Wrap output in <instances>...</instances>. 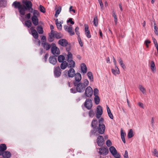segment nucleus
Returning a JSON list of instances; mask_svg holds the SVG:
<instances>
[{
	"instance_id": "6",
	"label": "nucleus",
	"mask_w": 158,
	"mask_h": 158,
	"mask_svg": "<svg viewBox=\"0 0 158 158\" xmlns=\"http://www.w3.org/2000/svg\"><path fill=\"white\" fill-rule=\"evenodd\" d=\"M51 52L52 54L55 56L57 57V55L60 54L59 49L55 45L53 46L51 48Z\"/></svg>"
},
{
	"instance_id": "60",
	"label": "nucleus",
	"mask_w": 158,
	"mask_h": 158,
	"mask_svg": "<svg viewBox=\"0 0 158 158\" xmlns=\"http://www.w3.org/2000/svg\"><path fill=\"white\" fill-rule=\"evenodd\" d=\"M48 53L46 54L44 56V59L45 62H46L47 60V58L48 57Z\"/></svg>"
},
{
	"instance_id": "11",
	"label": "nucleus",
	"mask_w": 158,
	"mask_h": 158,
	"mask_svg": "<svg viewBox=\"0 0 158 158\" xmlns=\"http://www.w3.org/2000/svg\"><path fill=\"white\" fill-rule=\"evenodd\" d=\"M74 77H75V80L73 81V85L80 82L81 79V76L79 73H76Z\"/></svg>"
},
{
	"instance_id": "63",
	"label": "nucleus",
	"mask_w": 158,
	"mask_h": 158,
	"mask_svg": "<svg viewBox=\"0 0 158 158\" xmlns=\"http://www.w3.org/2000/svg\"><path fill=\"white\" fill-rule=\"evenodd\" d=\"M41 40H42V42L43 41H44V43L46 42V37L45 36H43L41 38Z\"/></svg>"
},
{
	"instance_id": "2",
	"label": "nucleus",
	"mask_w": 158,
	"mask_h": 158,
	"mask_svg": "<svg viewBox=\"0 0 158 158\" xmlns=\"http://www.w3.org/2000/svg\"><path fill=\"white\" fill-rule=\"evenodd\" d=\"M105 126L104 125H99L98 127H94L93 130L91 131L92 134H94L95 136H98L99 134H102L105 131Z\"/></svg>"
},
{
	"instance_id": "25",
	"label": "nucleus",
	"mask_w": 158,
	"mask_h": 158,
	"mask_svg": "<svg viewBox=\"0 0 158 158\" xmlns=\"http://www.w3.org/2000/svg\"><path fill=\"white\" fill-rule=\"evenodd\" d=\"M150 68L152 72L155 73L156 72V68L154 62L153 61H152L150 63Z\"/></svg>"
},
{
	"instance_id": "40",
	"label": "nucleus",
	"mask_w": 158,
	"mask_h": 158,
	"mask_svg": "<svg viewBox=\"0 0 158 158\" xmlns=\"http://www.w3.org/2000/svg\"><path fill=\"white\" fill-rule=\"evenodd\" d=\"M139 89L143 94L146 93V90L141 85H139Z\"/></svg>"
},
{
	"instance_id": "35",
	"label": "nucleus",
	"mask_w": 158,
	"mask_h": 158,
	"mask_svg": "<svg viewBox=\"0 0 158 158\" xmlns=\"http://www.w3.org/2000/svg\"><path fill=\"white\" fill-rule=\"evenodd\" d=\"M134 135L133 134V131L132 129H130L127 134V136L129 138H132Z\"/></svg>"
},
{
	"instance_id": "30",
	"label": "nucleus",
	"mask_w": 158,
	"mask_h": 158,
	"mask_svg": "<svg viewBox=\"0 0 158 158\" xmlns=\"http://www.w3.org/2000/svg\"><path fill=\"white\" fill-rule=\"evenodd\" d=\"M7 149L6 145L4 143L1 144V155L2 152L5 151Z\"/></svg>"
},
{
	"instance_id": "19",
	"label": "nucleus",
	"mask_w": 158,
	"mask_h": 158,
	"mask_svg": "<svg viewBox=\"0 0 158 158\" xmlns=\"http://www.w3.org/2000/svg\"><path fill=\"white\" fill-rule=\"evenodd\" d=\"M58 43L61 46L63 47L66 46L68 44L67 41L65 39H60L58 41Z\"/></svg>"
},
{
	"instance_id": "32",
	"label": "nucleus",
	"mask_w": 158,
	"mask_h": 158,
	"mask_svg": "<svg viewBox=\"0 0 158 158\" xmlns=\"http://www.w3.org/2000/svg\"><path fill=\"white\" fill-rule=\"evenodd\" d=\"M118 61L121 66V67L123 69H124L126 68V67L124 64L123 63V60L121 57H119L118 59Z\"/></svg>"
},
{
	"instance_id": "13",
	"label": "nucleus",
	"mask_w": 158,
	"mask_h": 158,
	"mask_svg": "<svg viewBox=\"0 0 158 158\" xmlns=\"http://www.w3.org/2000/svg\"><path fill=\"white\" fill-rule=\"evenodd\" d=\"M64 28L66 31L69 32L71 35H73L74 34V32L73 30L72 27L71 26L64 25Z\"/></svg>"
},
{
	"instance_id": "57",
	"label": "nucleus",
	"mask_w": 158,
	"mask_h": 158,
	"mask_svg": "<svg viewBox=\"0 0 158 158\" xmlns=\"http://www.w3.org/2000/svg\"><path fill=\"white\" fill-rule=\"evenodd\" d=\"M100 5L102 10H103L104 9V5L102 1L99 2Z\"/></svg>"
},
{
	"instance_id": "22",
	"label": "nucleus",
	"mask_w": 158,
	"mask_h": 158,
	"mask_svg": "<svg viewBox=\"0 0 158 158\" xmlns=\"http://www.w3.org/2000/svg\"><path fill=\"white\" fill-rule=\"evenodd\" d=\"M31 30L32 35L33 37L36 39H37L38 37V34L36 31L33 28V27L31 28Z\"/></svg>"
},
{
	"instance_id": "33",
	"label": "nucleus",
	"mask_w": 158,
	"mask_h": 158,
	"mask_svg": "<svg viewBox=\"0 0 158 158\" xmlns=\"http://www.w3.org/2000/svg\"><path fill=\"white\" fill-rule=\"evenodd\" d=\"M37 30L40 34H42L44 32L43 28L41 26H39L37 27Z\"/></svg>"
},
{
	"instance_id": "38",
	"label": "nucleus",
	"mask_w": 158,
	"mask_h": 158,
	"mask_svg": "<svg viewBox=\"0 0 158 158\" xmlns=\"http://www.w3.org/2000/svg\"><path fill=\"white\" fill-rule=\"evenodd\" d=\"M94 100L95 103L96 105L99 104L100 102V98L98 96H95Z\"/></svg>"
},
{
	"instance_id": "27",
	"label": "nucleus",
	"mask_w": 158,
	"mask_h": 158,
	"mask_svg": "<svg viewBox=\"0 0 158 158\" xmlns=\"http://www.w3.org/2000/svg\"><path fill=\"white\" fill-rule=\"evenodd\" d=\"M81 69L82 72L83 73H85L87 71V68L84 63H82L81 65Z\"/></svg>"
},
{
	"instance_id": "34",
	"label": "nucleus",
	"mask_w": 158,
	"mask_h": 158,
	"mask_svg": "<svg viewBox=\"0 0 158 158\" xmlns=\"http://www.w3.org/2000/svg\"><path fill=\"white\" fill-rule=\"evenodd\" d=\"M65 57L64 56L62 55H60L58 58V61L59 62H62L64 60Z\"/></svg>"
},
{
	"instance_id": "20",
	"label": "nucleus",
	"mask_w": 158,
	"mask_h": 158,
	"mask_svg": "<svg viewBox=\"0 0 158 158\" xmlns=\"http://www.w3.org/2000/svg\"><path fill=\"white\" fill-rule=\"evenodd\" d=\"M68 62V67L69 68H73L75 67V63L72 60H67Z\"/></svg>"
},
{
	"instance_id": "10",
	"label": "nucleus",
	"mask_w": 158,
	"mask_h": 158,
	"mask_svg": "<svg viewBox=\"0 0 158 158\" xmlns=\"http://www.w3.org/2000/svg\"><path fill=\"white\" fill-rule=\"evenodd\" d=\"M97 143L99 146H102L104 143V139L102 136L98 135L97 139Z\"/></svg>"
},
{
	"instance_id": "49",
	"label": "nucleus",
	"mask_w": 158,
	"mask_h": 158,
	"mask_svg": "<svg viewBox=\"0 0 158 158\" xmlns=\"http://www.w3.org/2000/svg\"><path fill=\"white\" fill-rule=\"evenodd\" d=\"M154 31L155 33L156 34H158V28L156 26V24L154 23Z\"/></svg>"
},
{
	"instance_id": "53",
	"label": "nucleus",
	"mask_w": 158,
	"mask_h": 158,
	"mask_svg": "<svg viewBox=\"0 0 158 158\" xmlns=\"http://www.w3.org/2000/svg\"><path fill=\"white\" fill-rule=\"evenodd\" d=\"M79 27H76L75 31L76 34L78 35V37L79 36Z\"/></svg>"
},
{
	"instance_id": "24",
	"label": "nucleus",
	"mask_w": 158,
	"mask_h": 158,
	"mask_svg": "<svg viewBox=\"0 0 158 158\" xmlns=\"http://www.w3.org/2000/svg\"><path fill=\"white\" fill-rule=\"evenodd\" d=\"M44 41L42 42L41 44L44 49H45L46 50H48L50 48L51 46L48 43L46 42L44 43Z\"/></svg>"
},
{
	"instance_id": "51",
	"label": "nucleus",
	"mask_w": 158,
	"mask_h": 158,
	"mask_svg": "<svg viewBox=\"0 0 158 158\" xmlns=\"http://www.w3.org/2000/svg\"><path fill=\"white\" fill-rule=\"evenodd\" d=\"M154 156L158 157V152L156 149H154V151L152 152Z\"/></svg>"
},
{
	"instance_id": "17",
	"label": "nucleus",
	"mask_w": 158,
	"mask_h": 158,
	"mask_svg": "<svg viewBox=\"0 0 158 158\" xmlns=\"http://www.w3.org/2000/svg\"><path fill=\"white\" fill-rule=\"evenodd\" d=\"M85 32L86 37L88 38H90L91 37V35L90 33V31L89 29V28L88 25L87 24H85Z\"/></svg>"
},
{
	"instance_id": "46",
	"label": "nucleus",
	"mask_w": 158,
	"mask_h": 158,
	"mask_svg": "<svg viewBox=\"0 0 158 158\" xmlns=\"http://www.w3.org/2000/svg\"><path fill=\"white\" fill-rule=\"evenodd\" d=\"M78 41L79 43L80 46L81 47H82L83 46V43L82 41L81 38L79 37V36L78 37Z\"/></svg>"
},
{
	"instance_id": "9",
	"label": "nucleus",
	"mask_w": 158,
	"mask_h": 158,
	"mask_svg": "<svg viewBox=\"0 0 158 158\" xmlns=\"http://www.w3.org/2000/svg\"><path fill=\"white\" fill-rule=\"evenodd\" d=\"M84 106L88 109H90L93 106L92 100L89 98L87 99L84 103Z\"/></svg>"
},
{
	"instance_id": "54",
	"label": "nucleus",
	"mask_w": 158,
	"mask_h": 158,
	"mask_svg": "<svg viewBox=\"0 0 158 158\" xmlns=\"http://www.w3.org/2000/svg\"><path fill=\"white\" fill-rule=\"evenodd\" d=\"M106 144L108 147H110L112 145L111 142L110 140H108L106 142Z\"/></svg>"
},
{
	"instance_id": "14",
	"label": "nucleus",
	"mask_w": 158,
	"mask_h": 158,
	"mask_svg": "<svg viewBox=\"0 0 158 158\" xmlns=\"http://www.w3.org/2000/svg\"><path fill=\"white\" fill-rule=\"evenodd\" d=\"M108 152V149L105 147L101 148L99 149V153L102 155H107Z\"/></svg>"
},
{
	"instance_id": "41",
	"label": "nucleus",
	"mask_w": 158,
	"mask_h": 158,
	"mask_svg": "<svg viewBox=\"0 0 158 158\" xmlns=\"http://www.w3.org/2000/svg\"><path fill=\"white\" fill-rule=\"evenodd\" d=\"M113 13L112 16L114 18L115 23L116 24L118 22L117 18L115 12L114 11H113Z\"/></svg>"
},
{
	"instance_id": "29",
	"label": "nucleus",
	"mask_w": 158,
	"mask_h": 158,
	"mask_svg": "<svg viewBox=\"0 0 158 158\" xmlns=\"http://www.w3.org/2000/svg\"><path fill=\"white\" fill-rule=\"evenodd\" d=\"M107 110L108 115L109 117L111 119H113L114 118L113 116L111 113L110 110L108 106H106Z\"/></svg>"
},
{
	"instance_id": "58",
	"label": "nucleus",
	"mask_w": 158,
	"mask_h": 158,
	"mask_svg": "<svg viewBox=\"0 0 158 158\" xmlns=\"http://www.w3.org/2000/svg\"><path fill=\"white\" fill-rule=\"evenodd\" d=\"M124 157V158H128V152L127 150L125 151Z\"/></svg>"
},
{
	"instance_id": "52",
	"label": "nucleus",
	"mask_w": 158,
	"mask_h": 158,
	"mask_svg": "<svg viewBox=\"0 0 158 158\" xmlns=\"http://www.w3.org/2000/svg\"><path fill=\"white\" fill-rule=\"evenodd\" d=\"M39 11L37 10H34L33 12V16H37L39 15Z\"/></svg>"
},
{
	"instance_id": "18",
	"label": "nucleus",
	"mask_w": 158,
	"mask_h": 158,
	"mask_svg": "<svg viewBox=\"0 0 158 158\" xmlns=\"http://www.w3.org/2000/svg\"><path fill=\"white\" fill-rule=\"evenodd\" d=\"M4 158H10L11 156V153L8 151H4L1 153V155Z\"/></svg>"
},
{
	"instance_id": "50",
	"label": "nucleus",
	"mask_w": 158,
	"mask_h": 158,
	"mask_svg": "<svg viewBox=\"0 0 158 158\" xmlns=\"http://www.w3.org/2000/svg\"><path fill=\"white\" fill-rule=\"evenodd\" d=\"M56 25L57 27V28L60 30L62 29V23H61V22H60L59 23L56 24Z\"/></svg>"
},
{
	"instance_id": "21",
	"label": "nucleus",
	"mask_w": 158,
	"mask_h": 158,
	"mask_svg": "<svg viewBox=\"0 0 158 158\" xmlns=\"http://www.w3.org/2000/svg\"><path fill=\"white\" fill-rule=\"evenodd\" d=\"M33 23L35 26H37L39 23V19L37 16H33L31 17Z\"/></svg>"
},
{
	"instance_id": "4",
	"label": "nucleus",
	"mask_w": 158,
	"mask_h": 158,
	"mask_svg": "<svg viewBox=\"0 0 158 158\" xmlns=\"http://www.w3.org/2000/svg\"><path fill=\"white\" fill-rule=\"evenodd\" d=\"M55 37L57 39H59L63 37V35L57 31L52 30L49 34V38L48 39L49 42H52L53 40V38Z\"/></svg>"
},
{
	"instance_id": "48",
	"label": "nucleus",
	"mask_w": 158,
	"mask_h": 158,
	"mask_svg": "<svg viewBox=\"0 0 158 158\" xmlns=\"http://www.w3.org/2000/svg\"><path fill=\"white\" fill-rule=\"evenodd\" d=\"M98 90L97 88L94 89V94L95 96H98Z\"/></svg>"
},
{
	"instance_id": "7",
	"label": "nucleus",
	"mask_w": 158,
	"mask_h": 158,
	"mask_svg": "<svg viewBox=\"0 0 158 158\" xmlns=\"http://www.w3.org/2000/svg\"><path fill=\"white\" fill-rule=\"evenodd\" d=\"M54 74L55 77H58L61 75V70L59 66L55 68L54 71Z\"/></svg>"
},
{
	"instance_id": "12",
	"label": "nucleus",
	"mask_w": 158,
	"mask_h": 158,
	"mask_svg": "<svg viewBox=\"0 0 158 158\" xmlns=\"http://www.w3.org/2000/svg\"><path fill=\"white\" fill-rule=\"evenodd\" d=\"M64 72L68 73V76L70 77H73L75 75V71L73 68H70L68 71L67 70Z\"/></svg>"
},
{
	"instance_id": "5",
	"label": "nucleus",
	"mask_w": 158,
	"mask_h": 158,
	"mask_svg": "<svg viewBox=\"0 0 158 158\" xmlns=\"http://www.w3.org/2000/svg\"><path fill=\"white\" fill-rule=\"evenodd\" d=\"M12 6H14L15 8H18L19 13L22 15H24L23 5L21 4L20 2L15 1L13 3Z\"/></svg>"
},
{
	"instance_id": "62",
	"label": "nucleus",
	"mask_w": 158,
	"mask_h": 158,
	"mask_svg": "<svg viewBox=\"0 0 158 158\" xmlns=\"http://www.w3.org/2000/svg\"><path fill=\"white\" fill-rule=\"evenodd\" d=\"M126 135V134L124 133L123 132V131L122 130H121V137H124Z\"/></svg>"
},
{
	"instance_id": "23",
	"label": "nucleus",
	"mask_w": 158,
	"mask_h": 158,
	"mask_svg": "<svg viewBox=\"0 0 158 158\" xmlns=\"http://www.w3.org/2000/svg\"><path fill=\"white\" fill-rule=\"evenodd\" d=\"M111 71L112 73L115 75H116L120 73L119 69L116 65L115 66L114 69H111Z\"/></svg>"
},
{
	"instance_id": "8",
	"label": "nucleus",
	"mask_w": 158,
	"mask_h": 158,
	"mask_svg": "<svg viewBox=\"0 0 158 158\" xmlns=\"http://www.w3.org/2000/svg\"><path fill=\"white\" fill-rule=\"evenodd\" d=\"M93 89L90 86L87 87L85 90V94L87 97H90L93 94Z\"/></svg>"
},
{
	"instance_id": "55",
	"label": "nucleus",
	"mask_w": 158,
	"mask_h": 158,
	"mask_svg": "<svg viewBox=\"0 0 158 158\" xmlns=\"http://www.w3.org/2000/svg\"><path fill=\"white\" fill-rule=\"evenodd\" d=\"M72 19H73L72 18H69L68 20H67V23H70L72 24H73L74 23V21H72Z\"/></svg>"
},
{
	"instance_id": "44",
	"label": "nucleus",
	"mask_w": 158,
	"mask_h": 158,
	"mask_svg": "<svg viewBox=\"0 0 158 158\" xmlns=\"http://www.w3.org/2000/svg\"><path fill=\"white\" fill-rule=\"evenodd\" d=\"M66 58H67V60H68V59L69 60H72L73 56H72V53L70 52H68V53L67 55V57Z\"/></svg>"
},
{
	"instance_id": "39",
	"label": "nucleus",
	"mask_w": 158,
	"mask_h": 158,
	"mask_svg": "<svg viewBox=\"0 0 158 158\" xmlns=\"http://www.w3.org/2000/svg\"><path fill=\"white\" fill-rule=\"evenodd\" d=\"M7 5L6 0H1V6L5 7Z\"/></svg>"
},
{
	"instance_id": "59",
	"label": "nucleus",
	"mask_w": 158,
	"mask_h": 158,
	"mask_svg": "<svg viewBox=\"0 0 158 158\" xmlns=\"http://www.w3.org/2000/svg\"><path fill=\"white\" fill-rule=\"evenodd\" d=\"M70 92L72 93H75L77 92V90H76V89L74 88H72L70 89Z\"/></svg>"
},
{
	"instance_id": "37",
	"label": "nucleus",
	"mask_w": 158,
	"mask_h": 158,
	"mask_svg": "<svg viewBox=\"0 0 158 158\" xmlns=\"http://www.w3.org/2000/svg\"><path fill=\"white\" fill-rule=\"evenodd\" d=\"M25 24L26 26L29 28L31 27L32 24L31 21L30 20H28L25 22Z\"/></svg>"
},
{
	"instance_id": "26",
	"label": "nucleus",
	"mask_w": 158,
	"mask_h": 158,
	"mask_svg": "<svg viewBox=\"0 0 158 158\" xmlns=\"http://www.w3.org/2000/svg\"><path fill=\"white\" fill-rule=\"evenodd\" d=\"M109 150L112 154L114 156L117 153V151L114 146H111L109 148Z\"/></svg>"
},
{
	"instance_id": "3",
	"label": "nucleus",
	"mask_w": 158,
	"mask_h": 158,
	"mask_svg": "<svg viewBox=\"0 0 158 158\" xmlns=\"http://www.w3.org/2000/svg\"><path fill=\"white\" fill-rule=\"evenodd\" d=\"M23 3L25 5H23V9L24 15L25 14V11L26 10H28L30 11V12L32 13L33 12V9L32 8V3L31 1L28 0H23Z\"/></svg>"
},
{
	"instance_id": "64",
	"label": "nucleus",
	"mask_w": 158,
	"mask_h": 158,
	"mask_svg": "<svg viewBox=\"0 0 158 158\" xmlns=\"http://www.w3.org/2000/svg\"><path fill=\"white\" fill-rule=\"evenodd\" d=\"M73 6H71L69 8V11L70 12L73 11L74 13H75L76 12L75 10L73 9H72Z\"/></svg>"
},
{
	"instance_id": "42",
	"label": "nucleus",
	"mask_w": 158,
	"mask_h": 158,
	"mask_svg": "<svg viewBox=\"0 0 158 158\" xmlns=\"http://www.w3.org/2000/svg\"><path fill=\"white\" fill-rule=\"evenodd\" d=\"M61 8L60 7V8L57 10H56L55 12V16L56 18H57L58 16V15L60 13L61 11Z\"/></svg>"
},
{
	"instance_id": "1",
	"label": "nucleus",
	"mask_w": 158,
	"mask_h": 158,
	"mask_svg": "<svg viewBox=\"0 0 158 158\" xmlns=\"http://www.w3.org/2000/svg\"><path fill=\"white\" fill-rule=\"evenodd\" d=\"M89 82L87 79L84 80L83 83H78L74 85L76 87V90L79 93L83 92L85 90L86 87L89 85Z\"/></svg>"
},
{
	"instance_id": "43",
	"label": "nucleus",
	"mask_w": 158,
	"mask_h": 158,
	"mask_svg": "<svg viewBox=\"0 0 158 158\" xmlns=\"http://www.w3.org/2000/svg\"><path fill=\"white\" fill-rule=\"evenodd\" d=\"M94 24V26L97 27L98 25V17L97 16H96L93 21Z\"/></svg>"
},
{
	"instance_id": "45",
	"label": "nucleus",
	"mask_w": 158,
	"mask_h": 158,
	"mask_svg": "<svg viewBox=\"0 0 158 158\" xmlns=\"http://www.w3.org/2000/svg\"><path fill=\"white\" fill-rule=\"evenodd\" d=\"M39 10L41 12L43 13H44L45 12V10L44 8L42 5H40V6Z\"/></svg>"
},
{
	"instance_id": "15",
	"label": "nucleus",
	"mask_w": 158,
	"mask_h": 158,
	"mask_svg": "<svg viewBox=\"0 0 158 158\" xmlns=\"http://www.w3.org/2000/svg\"><path fill=\"white\" fill-rule=\"evenodd\" d=\"M97 111L96 117L99 118L102 114V106H98L97 108Z\"/></svg>"
},
{
	"instance_id": "61",
	"label": "nucleus",
	"mask_w": 158,
	"mask_h": 158,
	"mask_svg": "<svg viewBox=\"0 0 158 158\" xmlns=\"http://www.w3.org/2000/svg\"><path fill=\"white\" fill-rule=\"evenodd\" d=\"M154 118L153 117L151 119V124L152 127H154Z\"/></svg>"
},
{
	"instance_id": "36",
	"label": "nucleus",
	"mask_w": 158,
	"mask_h": 158,
	"mask_svg": "<svg viewBox=\"0 0 158 158\" xmlns=\"http://www.w3.org/2000/svg\"><path fill=\"white\" fill-rule=\"evenodd\" d=\"M98 124V122L96 119H93L92 122L91 126L92 127H96V125Z\"/></svg>"
},
{
	"instance_id": "47",
	"label": "nucleus",
	"mask_w": 158,
	"mask_h": 158,
	"mask_svg": "<svg viewBox=\"0 0 158 158\" xmlns=\"http://www.w3.org/2000/svg\"><path fill=\"white\" fill-rule=\"evenodd\" d=\"M94 113L92 110H90L89 112V116L90 117H93L94 115Z\"/></svg>"
},
{
	"instance_id": "28",
	"label": "nucleus",
	"mask_w": 158,
	"mask_h": 158,
	"mask_svg": "<svg viewBox=\"0 0 158 158\" xmlns=\"http://www.w3.org/2000/svg\"><path fill=\"white\" fill-rule=\"evenodd\" d=\"M68 66V63L66 61H63L60 64V68L62 69H65Z\"/></svg>"
},
{
	"instance_id": "56",
	"label": "nucleus",
	"mask_w": 158,
	"mask_h": 158,
	"mask_svg": "<svg viewBox=\"0 0 158 158\" xmlns=\"http://www.w3.org/2000/svg\"><path fill=\"white\" fill-rule=\"evenodd\" d=\"M104 119L102 118H101L99 120V125H104L103 124Z\"/></svg>"
},
{
	"instance_id": "16",
	"label": "nucleus",
	"mask_w": 158,
	"mask_h": 158,
	"mask_svg": "<svg viewBox=\"0 0 158 158\" xmlns=\"http://www.w3.org/2000/svg\"><path fill=\"white\" fill-rule=\"evenodd\" d=\"M56 57L54 56H51L49 58V61L50 63L55 65L57 62Z\"/></svg>"
},
{
	"instance_id": "31",
	"label": "nucleus",
	"mask_w": 158,
	"mask_h": 158,
	"mask_svg": "<svg viewBox=\"0 0 158 158\" xmlns=\"http://www.w3.org/2000/svg\"><path fill=\"white\" fill-rule=\"evenodd\" d=\"M87 75L90 81H94V78L92 73L91 72H88L87 73Z\"/></svg>"
}]
</instances>
